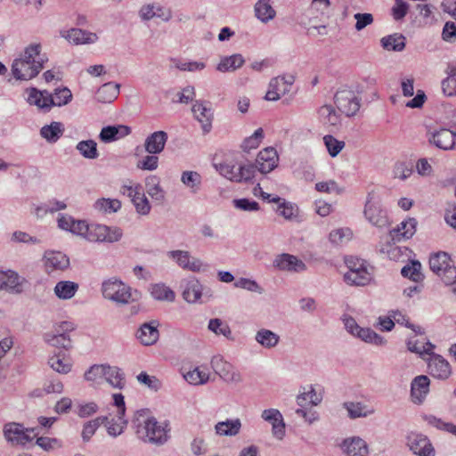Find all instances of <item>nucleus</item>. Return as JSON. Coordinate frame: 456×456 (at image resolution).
<instances>
[{
  "label": "nucleus",
  "mask_w": 456,
  "mask_h": 456,
  "mask_svg": "<svg viewBox=\"0 0 456 456\" xmlns=\"http://www.w3.org/2000/svg\"><path fill=\"white\" fill-rule=\"evenodd\" d=\"M148 410L136 411L133 425L138 436L144 442L162 445L168 440L167 430L154 417H149Z\"/></svg>",
  "instance_id": "1"
},
{
  "label": "nucleus",
  "mask_w": 456,
  "mask_h": 456,
  "mask_svg": "<svg viewBox=\"0 0 456 456\" xmlns=\"http://www.w3.org/2000/svg\"><path fill=\"white\" fill-rule=\"evenodd\" d=\"M102 295L106 299L111 300L118 305H126L132 298L131 288L121 281L110 279L102 283Z\"/></svg>",
  "instance_id": "2"
},
{
  "label": "nucleus",
  "mask_w": 456,
  "mask_h": 456,
  "mask_svg": "<svg viewBox=\"0 0 456 456\" xmlns=\"http://www.w3.org/2000/svg\"><path fill=\"white\" fill-rule=\"evenodd\" d=\"M429 267L443 282L448 281L447 278H452V273L456 272V266H454L451 256L444 251H439L430 256Z\"/></svg>",
  "instance_id": "3"
},
{
  "label": "nucleus",
  "mask_w": 456,
  "mask_h": 456,
  "mask_svg": "<svg viewBox=\"0 0 456 456\" xmlns=\"http://www.w3.org/2000/svg\"><path fill=\"white\" fill-rule=\"evenodd\" d=\"M337 108L347 117L354 116L361 107V99L354 92L343 88L338 90L334 96Z\"/></svg>",
  "instance_id": "4"
},
{
  "label": "nucleus",
  "mask_w": 456,
  "mask_h": 456,
  "mask_svg": "<svg viewBox=\"0 0 456 456\" xmlns=\"http://www.w3.org/2000/svg\"><path fill=\"white\" fill-rule=\"evenodd\" d=\"M211 367L214 371L225 382L239 384L242 381L241 374L230 362L220 355H215L211 359Z\"/></svg>",
  "instance_id": "5"
},
{
  "label": "nucleus",
  "mask_w": 456,
  "mask_h": 456,
  "mask_svg": "<svg viewBox=\"0 0 456 456\" xmlns=\"http://www.w3.org/2000/svg\"><path fill=\"white\" fill-rule=\"evenodd\" d=\"M122 236L123 232L118 226L93 224L91 225V232L87 236V240L95 242L114 243L119 241Z\"/></svg>",
  "instance_id": "6"
},
{
  "label": "nucleus",
  "mask_w": 456,
  "mask_h": 456,
  "mask_svg": "<svg viewBox=\"0 0 456 456\" xmlns=\"http://www.w3.org/2000/svg\"><path fill=\"white\" fill-rule=\"evenodd\" d=\"M427 139L429 144L440 150L452 151L456 149V133L450 129H429L427 132Z\"/></svg>",
  "instance_id": "7"
},
{
  "label": "nucleus",
  "mask_w": 456,
  "mask_h": 456,
  "mask_svg": "<svg viewBox=\"0 0 456 456\" xmlns=\"http://www.w3.org/2000/svg\"><path fill=\"white\" fill-rule=\"evenodd\" d=\"M44 60L39 59L36 63H28L25 60H14L12 65V73L16 79L28 80L41 71Z\"/></svg>",
  "instance_id": "8"
},
{
  "label": "nucleus",
  "mask_w": 456,
  "mask_h": 456,
  "mask_svg": "<svg viewBox=\"0 0 456 456\" xmlns=\"http://www.w3.org/2000/svg\"><path fill=\"white\" fill-rule=\"evenodd\" d=\"M366 219L377 227H384L388 224L387 212L381 208L379 201L373 200V194L369 193L364 207Z\"/></svg>",
  "instance_id": "9"
},
{
  "label": "nucleus",
  "mask_w": 456,
  "mask_h": 456,
  "mask_svg": "<svg viewBox=\"0 0 456 456\" xmlns=\"http://www.w3.org/2000/svg\"><path fill=\"white\" fill-rule=\"evenodd\" d=\"M28 285V281L20 276L16 272L0 271V289L12 294H20L25 286Z\"/></svg>",
  "instance_id": "10"
},
{
  "label": "nucleus",
  "mask_w": 456,
  "mask_h": 456,
  "mask_svg": "<svg viewBox=\"0 0 456 456\" xmlns=\"http://www.w3.org/2000/svg\"><path fill=\"white\" fill-rule=\"evenodd\" d=\"M407 445L418 456H435V449L429 439L419 433L411 432L407 436Z\"/></svg>",
  "instance_id": "11"
},
{
  "label": "nucleus",
  "mask_w": 456,
  "mask_h": 456,
  "mask_svg": "<svg viewBox=\"0 0 456 456\" xmlns=\"http://www.w3.org/2000/svg\"><path fill=\"white\" fill-rule=\"evenodd\" d=\"M33 428H24V427L16 422H10L4 427V438L15 444H26L32 440V437L28 434L33 432Z\"/></svg>",
  "instance_id": "12"
},
{
  "label": "nucleus",
  "mask_w": 456,
  "mask_h": 456,
  "mask_svg": "<svg viewBox=\"0 0 456 456\" xmlns=\"http://www.w3.org/2000/svg\"><path fill=\"white\" fill-rule=\"evenodd\" d=\"M278 160L279 157L274 148L267 147L260 151L256 159L257 171L261 174L270 173L277 167Z\"/></svg>",
  "instance_id": "13"
},
{
  "label": "nucleus",
  "mask_w": 456,
  "mask_h": 456,
  "mask_svg": "<svg viewBox=\"0 0 456 456\" xmlns=\"http://www.w3.org/2000/svg\"><path fill=\"white\" fill-rule=\"evenodd\" d=\"M273 266L281 271L300 273L306 269L305 264L297 256L283 253L277 256Z\"/></svg>",
  "instance_id": "14"
},
{
  "label": "nucleus",
  "mask_w": 456,
  "mask_h": 456,
  "mask_svg": "<svg viewBox=\"0 0 456 456\" xmlns=\"http://www.w3.org/2000/svg\"><path fill=\"white\" fill-rule=\"evenodd\" d=\"M261 417L270 424H272V433L273 436L281 440L285 436V423L283 417L277 409H267L263 411Z\"/></svg>",
  "instance_id": "15"
},
{
  "label": "nucleus",
  "mask_w": 456,
  "mask_h": 456,
  "mask_svg": "<svg viewBox=\"0 0 456 456\" xmlns=\"http://www.w3.org/2000/svg\"><path fill=\"white\" fill-rule=\"evenodd\" d=\"M208 102L202 101H195L192 105L191 111L195 118L201 123L204 134L210 132L212 127L213 113L211 109L207 106Z\"/></svg>",
  "instance_id": "16"
},
{
  "label": "nucleus",
  "mask_w": 456,
  "mask_h": 456,
  "mask_svg": "<svg viewBox=\"0 0 456 456\" xmlns=\"http://www.w3.org/2000/svg\"><path fill=\"white\" fill-rule=\"evenodd\" d=\"M428 372L434 378L446 379L451 375L449 362L439 354H433L428 362Z\"/></svg>",
  "instance_id": "17"
},
{
  "label": "nucleus",
  "mask_w": 456,
  "mask_h": 456,
  "mask_svg": "<svg viewBox=\"0 0 456 456\" xmlns=\"http://www.w3.org/2000/svg\"><path fill=\"white\" fill-rule=\"evenodd\" d=\"M159 323L157 320H152L141 325L137 331V338L142 345L151 346L158 341L159 338Z\"/></svg>",
  "instance_id": "18"
},
{
  "label": "nucleus",
  "mask_w": 456,
  "mask_h": 456,
  "mask_svg": "<svg viewBox=\"0 0 456 456\" xmlns=\"http://www.w3.org/2000/svg\"><path fill=\"white\" fill-rule=\"evenodd\" d=\"M417 220L415 218H408L403 221L397 228L390 231V237L394 242H398L402 239H411L416 232Z\"/></svg>",
  "instance_id": "19"
},
{
  "label": "nucleus",
  "mask_w": 456,
  "mask_h": 456,
  "mask_svg": "<svg viewBox=\"0 0 456 456\" xmlns=\"http://www.w3.org/2000/svg\"><path fill=\"white\" fill-rule=\"evenodd\" d=\"M131 133V128L127 126H107L102 128L99 139L105 142H111L128 135Z\"/></svg>",
  "instance_id": "20"
},
{
  "label": "nucleus",
  "mask_w": 456,
  "mask_h": 456,
  "mask_svg": "<svg viewBox=\"0 0 456 456\" xmlns=\"http://www.w3.org/2000/svg\"><path fill=\"white\" fill-rule=\"evenodd\" d=\"M167 138V134L165 131L152 133L145 140V151L150 154H159L162 152Z\"/></svg>",
  "instance_id": "21"
},
{
  "label": "nucleus",
  "mask_w": 456,
  "mask_h": 456,
  "mask_svg": "<svg viewBox=\"0 0 456 456\" xmlns=\"http://www.w3.org/2000/svg\"><path fill=\"white\" fill-rule=\"evenodd\" d=\"M203 286L196 278L188 280L183 287V298L190 304L200 302L203 296Z\"/></svg>",
  "instance_id": "22"
},
{
  "label": "nucleus",
  "mask_w": 456,
  "mask_h": 456,
  "mask_svg": "<svg viewBox=\"0 0 456 456\" xmlns=\"http://www.w3.org/2000/svg\"><path fill=\"white\" fill-rule=\"evenodd\" d=\"M429 379L425 375L417 376L411 385V395L413 401L421 403L429 391Z\"/></svg>",
  "instance_id": "23"
},
{
  "label": "nucleus",
  "mask_w": 456,
  "mask_h": 456,
  "mask_svg": "<svg viewBox=\"0 0 456 456\" xmlns=\"http://www.w3.org/2000/svg\"><path fill=\"white\" fill-rule=\"evenodd\" d=\"M120 85L114 82L103 84L96 92V100L99 102H112L119 94Z\"/></svg>",
  "instance_id": "24"
},
{
  "label": "nucleus",
  "mask_w": 456,
  "mask_h": 456,
  "mask_svg": "<svg viewBox=\"0 0 456 456\" xmlns=\"http://www.w3.org/2000/svg\"><path fill=\"white\" fill-rule=\"evenodd\" d=\"M343 446L347 456H367L369 453L366 442L360 437L346 439Z\"/></svg>",
  "instance_id": "25"
},
{
  "label": "nucleus",
  "mask_w": 456,
  "mask_h": 456,
  "mask_svg": "<svg viewBox=\"0 0 456 456\" xmlns=\"http://www.w3.org/2000/svg\"><path fill=\"white\" fill-rule=\"evenodd\" d=\"M63 133V124L57 121H53L40 129V135L49 143H55L62 136Z\"/></svg>",
  "instance_id": "26"
},
{
  "label": "nucleus",
  "mask_w": 456,
  "mask_h": 456,
  "mask_svg": "<svg viewBox=\"0 0 456 456\" xmlns=\"http://www.w3.org/2000/svg\"><path fill=\"white\" fill-rule=\"evenodd\" d=\"M159 178L156 175H150L145 179L146 192L158 203H163L166 192L159 185Z\"/></svg>",
  "instance_id": "27"
},
{
  "label": "nucleus",
  "mask_w": 456,
  "mask_h": 456,
  "mask_svg": "<svg viewBox=\"0 0 456 456\" xmlns=\"http://www.w3.org/2000/svg\"><path fill=\"white\" fill-rule=\"evenodd\" d=\"M344 280L347 284L355 286H364L371 280V275L367 270V266L356 271H348L344 275Z\"/></svg>",
  "instance_id": "28"
},
{
  "label": "nucleus",
  "mask_w": 456,
  "mask_h": 456,
  "mask_svg": "<svg viewBox=\"0 0 456 456\" xmlns=\"http://www.w3.org/2000/svg\"><path fill=\"white\" fill-rule=\"evenodd\" d=\"M45 257V267L48 272H50L49 268H52V270H64L69 265V259L61 252H46Z\"/></svg>",
  "instance_id": "29"
},
{
  "label": "nucleus",
  "mask_w": 456,
  "mask_h": 456,
  "mask_svg": "<svg viewBox=\"0 0 456 456\" xmlns=\"http://www.w3.org/2000/svg\"><path fill=\"white\" fill-rule=\"evenodd\" d=\"M241 421L240 419L219 421L215 426L216 433L219 436H234L240 433Z\"/></svg>",
  "instance_id": "30"
},
{
  "label": "nucleus",
  "mask_w": 456,
  "mask_h": 456,
  "mask_svg": "<svg viewBox=\"0 0 456 456\" xmlns=\"http://www.w3.org/2000/svg\"><path fill=\"white\" fill-rule=\"evenodd\" d=\"M66 38L76 45L92 44L96 42L98 37L95 33L83 30L81 28H71L68 31Z\"/></svg>",
  "instance_id": "31"
},
{
  "label": "nucleus",
  "mask_w": 456,
  "mask_h": 456,
  "mask_svg": "<svg viewBox=\"0 0 456 456\" xmlns=\"http://www.w3.org/2000/svg\"><path fill=\"white\" fill-rule=\"evenodd\" d=\"M256 17L262 22H268L273 20L276 12L271 5L270 0H258L254 7Z\"/></svg>",
  "instance_id": "32"
},
{
  "label": "nucleus",
  "mask_w": 456,
  "mask_h": 456,
  "mask_svg": "<svg viewBox=\"0 0 456 456\" xmlns=\"http://www.w3.org/2000/svg\"><path fill=\"white\" fill-rule=\"evenodd\" d=\"M78 289V284L70 281H61L54 287L55 295L61 299H70Z\"/></svg>",
  "instance_id": "33"
},
{
  "label": "nucleus",
  "mask_w": 456,
  "mask_h": 456,
  "mask_svg": "<svg viewBox=\"0 0 456 456\" xmlns=\"http://www.w3.org/2000/svg\"><path fill=\"white\" fill-rule=\"evenodd\" d=\"M255 339L265 348H273L278 345L280 336L270 330L260 329L256 332Z\"/></svg>",
  "instance_id": "34"
},
{
  "label": "nucleus",
  "mask_w": 456,
  "mask_h": 456,
  "mask_svg": "<svg viewBox=\"0 0 456 456\" xmlns=\"http://www.w3.org/2000/svg\"><path fill=\"white\" fill-rule=\"evenodd\" d=\"M103 378L110 384L113 387L123 388L125 385V378L122 370L118 367H111L110 365L105 366Z\"/></svg>",
  "instance_id": "35"
},
{
  "label": "nucleus",
  "mask_w": 456,
  "mask_h": 456,
  "mask_svg": "<svg viewBox=\"0 0 456 456\" xmlns=\"http://www.w3.org/2000/svg\"><path fill=\"white\" fill-rule=\"evenodd\" d=\"M72 100V94L67 87L58 88L54 90L53 94L48 93V100L50 109L53 106H63Z\"/></svg>",
  "instance_id": "36"
},
{
  "label": "nucleus",
  "mask_w": 456,
  "mask_h": 456,
  "mask_svg": "<svg viewBox=\"0 0 456 456\" xmlns=\"http://www.w3.org/2000/svg\"><path fill=\"white\" fill-rule=\"evenodd\" d=\"M381 45L387 51L401 52L405 48V37L402 34H393L380 40Z\"/></svg>",
  "instance_id": "37"
},
{
  "label": "nucleus",
  "mask_w": 456,
  "mask_h": 456,
  "mask_svg": "<svg viewBox=\"0 0 456 456\" xmlns=\"http://www.w3.org/2000/svg\"><path fill=\"white\" fill-rule=\"evenodd\" d=\"M245 62L241 54L236 53L221 60L217 65V70L221 72L234 71L240 68Z\"/></svg>",
  "instance_id": "38"
},
{
  "label": "nucleus",
  "mask_w": 456,
  "mask_h": 456,
  "mask_svg": "<svg viewBox=\"0 0 456 456\" xmlns=\"http://www.w3.org/2000/svg\"><path fill=\"white\" fill-rule=\"evenodd\" d=\"M48 100V92L47 91H39L37 88H30L29 94L28 96V102L30 105H36L39 109L45 110H50Z\"/></svg>",
  "instance_id": "39"
},
{
  "label": "nucleus",
  "mask_w": 456,
  "mask_h": 456,
  "mask_svg": "<svg viewBox=\"0 0 456 456\" xmlns=\"http://www.w3.org/2000/svg\"><path fill=\"white\" fill-rule=\"evenodd\" d=\"M76 150L78 151L85 159H95L99 157L97 143L92 139L80 141L76 145Z\"/></svg>",
  "instance_id": "40"
},
{
  "label": "nucleus",
  "mask_w": 456,
  "mask_h": 456,
  "mask_svg": "<svg viewBox=\"0 0 456 456\" xmlns=\"http://www.w3.org/2000/svg\"><path fill=\"white\" fill-rule=\"evenodd\" d=\"M107 420V416L97 417L94 419L86 422L83 426L81 432L82 440L87 443L91 440L92 436L95 434L98 428Z\"/></svg>",
  "instance_id": "41"
},
{
  "label": "nucleus",
  "mask_w": 456,
  "mask_h": 456,
  "mask_svg": "<svg viewBox=\"0 0 456 456\" xmlns=\"http://www.w3.org/2000/svg\"><path fill=\"white\" fill-rule=\"evenodd\" d=\"M401 274L415 282L421 281L424 278V275L421 273V264L417 260L411 261V265L403 266L401 270Z\"/></svg>",
  "instance_id": "42"
},
{
  "label": "nucleus",
  "mask_w": 456,
  "mask_h": 456,
  "mask_svg": "<svg viewBox=\"0 0 456 456\" xmlns=\"http://www.w3.org/2000/svg\"><path fill=\"white\" fill-rule=\"evenodd\" d=\"M94 208L102 213H115L121 208V202L116 199H99L94 203Z\"/></svg>",
  "instance_id": "43"
},
{
  "label": "nucleus",
  "mask_w": 456,
  "mask_h": 456,
  "mask_svg": "<svg viewBox=\"0 0 456 456\" xmlns=\"http://www.w3.org/2000/svg\"><path fill=\"white\" fill-rule=\"evenodd\" d=\"M355 336L364 342L372 343L377 346H381L386 343L383 337L370 328H360Z\"/></svg>",
  "instance_id": "44"
},
{
  "label": "nucleus",
  "mask_w": 456,
  "mask_h": 456,
  "mask_svg": "<svg viewBox=\"0 0 456 456\" xmlns=\"http://www.w3.org/2000/svg\"><path fill=\"white\" fill-rule=\"evenodd\" d=\"M151 294L157 300H175V292L164 284H154L151 286Z\"/></svg>",
  "instance_id": "45"
},
{
  "label": "nucleus",
  "mask_w": 456,
  "mask_h": 456,
  "mask_svg": "<svg viewBox=\"0 0 456 456\" xmlns=\"http://www.w3.org/2000/svg\"><path fill=\"white\" fill-rule=\"evenodd\" d=\"M276 212L286 220H292L298 214V207L285 199L279 203Z\"/></svg>",
  "instance_id": "46"
},
{
  "label": "nucleus",
  "mask_w": 456,
  "mask_h": 456,
  "mask_svg": "<svg viewBox=\"0 0 456 456\" xmlns=\"http://www.w3.org/2000/svg\"><path fill=\"white\" fill-rule=\"evenodd\" d=\"M126 424L127 421L124 419V418L122 419L118 418V420H115L114 419H110L109 417H107V420L102 423V425L107 428L108 435L113 437H117L121 435L124 432Z\"/></svg>",
  "instance_id": "47"
},
{
  "label": "nucleus",
  "mask_w": 456,
  "mask_h": 456,
  "mask_svg": "<svg viewBox=\"0 0 456 456\" xmlns=\"http://www.w3.org/2000/svg\"><path fill=\"white\" fill-rule=\"evenodd\" d=\"M257 170L256 164H240L238 165V178L235 179V183H248L254 177Z\"/></svg>",
  "instance_id": "48"
},
{
  "label": "nucleus",
  "mask_w": 456,
  "mask_h": 456,
  "mask_svg": "<svg viewBox=\"0 0 456 456\" xmlns=\"http://www.w3.org/2000/svg\"><path fill=\"white\" fill-rule=\"evenodd\" d=\"M264 138V131L262 128L256 129L254 134L245 138L240 148L245 152H249L253 149H256Z\"/></svg>",
  "instance_id": "49"
},
{
  "label": "nucleus",
  "mask_w": 456,
  "mask_h": 456,
  "mask_svg": "<svg viewBox=\"0 0 456 456\" xmlns=\"http://www.w3.org/2000/svg\"><path fill=\"white\" fill-rule=\"evenodd\" d=\"M208 329L216 335H223L227 338L232 335V330L229 325L219 318L210 319Z\"/></svg>",
  "instance_id": "50"
},
{
  "label": "nucleus",
  "mask_w": 456,
  "mask_h": 456,
  "mask_svg": "<svg viewBox=\"0 0 456 456\" xmlns=\"http://www.w3.org/2000/svg\"><path fill=\"white\" fill-rule=\"evenodd\" d=\"M407 348L409 351L419 354L422 358L425 354L430 357L435 354L433 349L435 346L430 341L421 343V346H417V342H413L411 338L407 341Z\"/></svg>",
  "instance_id": "51"
},
{
  "label": "nucleus",
  "mask_w": 456,
  "mask_h": 456,
  "mask_svg": "<svg viewBox=\"0 0 456 456\" xmlns=\"http://www.w3.org/2000/svg\"><path fill=\"white\" fill-rule=\"evenodd\" d=\"M45 340L53 346L69 349L72 346V342L69 337H64L61 334L46 333Z\"/></svg>",
  "instance_id": "52"
},
{
  "label": "nucleus",
  "mask_w": 456,
  "mask_h": 456,
  "mask_svg": "<svg viewBox=\"0 0 456 456\" xmlns=\"http://www.w3.org/2000/svg\"><path fill=\"white\" fill-rule=\"evenodd\" d=\"M324 144L329 154L337 157L345 147V142L336 139L333 135L327 134L323 137Z\"/></svg>",
  "instance_id": "53"
},
{
  "label": "nucleus",
  "mask_w": 456,
  "mask_h": 456,
  "mask_svg": "<svg viewBox=\"0 0 456 456\" xmlns=\"http://www.w3.org/2000/svg\"><path fill=\"white\" fill-rule=\"evenodd\" d=\"M181 181L193 191H197L201 183V176L199 173L194 171H184L182 174Z\"/></svg>",
  "instance_id": "54"
},
{
  "label": "nucleus",
  "mask_w": 456,
  "mask_h": 456,
  "mask_svg": "<svg viewBox=\"0 0 456 456\" xmlns=\"http://www.w3.org/2000/svg\"><path fill=\"white\" fill-rule=\"evenodd\" d=\"M345 409L348 411V416L351 419L366 417L367 413L364 411L366 406L362 403L346 402L344 403Z\"/></svg>",
  "instance_id": "55"
},
{
  "label": "nucleus",
  "mask_w": 456,
  "mask_h": 456,
  "mask_svg": "<svg viewBox=\"0 0 456 456\" xmlns=\"http://www.w3.org/2000/svg\"><path fill=\"white\" fill-rule=\"evenodd\" d=\"M216 169L219 171V173L224 176L225 178L229 179L232 182H235V179L238 178V166L232 163H221L218 166H216Z\"/></svg>",
  "instance_id": "56"
},
{
  "label": "nucleus",
  "mask_w": 456,
  "mask_h": 456,
  "mask_svg": "<svg viewBox=\"0 0 456 456\" xmlns=\"http://www.w3.org/2000/svg\"><path fill=\"white\" fill-rule=\"evenodd\" d=\"M319 402L320 399L317 397L316 392L313 387H311L310 391L304 392L297 397V403L300 407L317 405Z\"/></svg>",
  "instance_id": "57"
},
{
  "label": "nucleus",
  "mask_w": 456,
  "mask_h": 456,
  "mask_svg": "<svg viewBox=\"0 0 456 456\" xmlns=\"http://www.w3.org/2000/svg\"><path fill=\"white\" fill-rule=\"evenodd\" d=\"M136 212L140 215L146 216L151 211V205L147 199V197L144 195L143 191L137 195L133 200H132Z\"/></svg>",
  "instance_id": "58"
},
{
  "label": "nucleus",
  "mask_w": 456,
  "mask_h": 456,
  "mask_svg": "<svg viewBox=\"0 0 456 456\" xmlns=\"http://www.w3.org/2000/svg\"><path fill=\"white\" fill-rule=\"evenodd\" d=\"M232 203L234 208L242 211H258L260 208L258 202L247 198L235 199Z\"/></svg>",
  "instance_id": "59"
},
{
  "label": "nucleus",
  "mask_w": 456,
  "mask_h": 456,
  "mask_svg": "<svg viewBox=\"0 0 456 456\" xmlns=\"http://www.w3.org/2000/svg\"><path fill=\"white\" fill-rule=\"evenodd\" d=\"M183 377L187 382L192 385L204 384L208 379V376L204 371L200 370L199 368L188 371Z\"/></svg>",
  "instance_id": "60"
},
{
  "label": "nucleus",
  "mask_w": 456,
  "mask_h": 456,
  "mask_svg": "<svg viewBox=\"0 0 456 456\" xmlns=\"http://www.w3.org/2000/svg\"><path fill=\"white\" fill-rule=\"evenodd\" d=\"M236 288L244 289L248 291L257 292L262 294L264 292L263 288L254 280L248 278H240L234 283Z\"/></svg>",
  "instance_id": "61"
},
{
  "label": "nucleus",
  "mask_w": 456,
  "mask_h": 456,
  "mask_svg": "<svg viewBox=\"0 0 456 456\" xmlns=\"http://www.w3.org/2000/svg\"><path fill=\"white\" fill-rule=\"evenodd\" d=\"M168 256L174 260H175V262L181 268L186 270L191 258L189 251L172 250L168 252Z\"/></svg>",
  "instance_id": "62"
},
{
  "label": "nucleus",
  "mask_w": 456,
  "mask_h": 456,
  "mask_svg": "<svg viewBox=\"0 0 456 456\" xmlns=\"http://www.w3.org/2000/svg\"><path fill=\"white\" fill-rule=\"evenodd\" d=\"M48 363L53 370L59 373H68L71 369V365L68 362H63V359H61L60 355L50 357Z\"/></svg>",
  "instance_id": "63"
},
{
  "label": "nucleus",
  "mask_w": 456,
  "mask_h": 456,
  "mask_svg": "<svg viewBox=\"0 0 456 456\" xmlns=\"http://www.w3.org/2000/svg\"><path fill=\"white\" fill-rule=\"evenodd\" d=\"M409 10V4L404 0H395V5L392 7V15L395 20L403 19Z\"/></svg>",
  "instance_id": "64"
}]
</instances>
